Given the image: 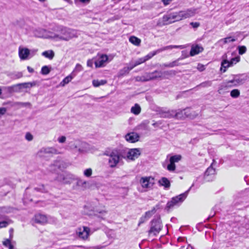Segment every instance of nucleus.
<instances>
[{"label":"nucleus","instance_id":"obj_55","mask_svg":"<svg viewBox=\"0 0 249 249\" xmlns=\"http://www.w3.org/2000/svg\"><path fill=\"white\" fill-rule=\"evenodd\" d=\"M3 90L5 91L6 93H12L13 92V90L12 86L9 87H4L2 88Z\"/></svg>","mask_w":249,"mask_h":249},{"label":"nucleus","instance_id":"obj_40","mask_svg":"<svg viewBox=\"0 0 249 249\" xmlns=\"http://www.w3.org/2000/svg\"><path fill=\"white\" fill-rule=\"evenodd\" d=\"M159 53V52L158 50H157L153 52H150L147 55H145L144 57H143V58L145 60V61H146L147 60H148L150 58H151L153 56L155 55L156 54Z\"/></svg>","mask_w":249,"mask_h":249},{"label":"nucleus","instance_id":"obj_39","mask_svg":"<svg viewBox=\"0 0 249 249\" xmlns=\"http://www.w3.org/2000/svg\"><path fill=\"white\" fill-rule=\"evenodd\" d=\"M181 159V156L180 155H176L171 156L170 158V162H172L175 164V162H178Z\"/></svg>","mask_w":249,"mask_h":249},{"label":"nucleus","instance_id":"obj_52","mask_svg":"<svg viewBox=\"0 0 249 249\" xmlns=\"http://www.w3.org/2000/svg\"><path fill=\"white\" fill-rule=\"evenodd\" d=\"M92 173V170L91 168H88L84 170V175L86 177H90Z\"/></svg>","mask_w":249,"mask_h":249},{"label":"nucleus","instance_id":"obj_12","mask_svg":"<svg viewBox=\"0 0 249 249\" xmlns=\"http://www.w3.org/2000/svg\"><path fill=\"white\" fill-rule=\"evenodd\" d=\"M188 108H186L183 110H174L173 118L175 117L177 119H181L186 117H190V115L188 114Z\"/></svg>","mask_w":249,"mask_h":249},{"label":"nucleus","instance_id":"obj_60","mask_svg":"<svg viewBox=\"0 0 249 249\" xmlns=\"http://www.w3.org/2000/svg\"><path fill=\"white\" fill-rule=\"evenodd\" d=\"M147 219L146 218V217L144 215L142 216L140 219V221H139L138 225L140 226L141 224L143 223L147 220Z\"/></svg>","mask_w":249,"mask_h":249},{"label":"nucleus","instance_id":"obj_5","mask_svg":"<svg viewBox=\"0 0 249 249\" xmlns=\"http://www.w3.org/2000/svg\"><path fill=\"white\" fill-rule=\"evenodd\" d=\"M60 153V150H58L53 147H46L41 148L37 153L38 157L45 158L47 155L57 154Z\"/></svg>","mask_w":249,"mask_h":249},{"label":"nucleus","instance_id":"obj_14","mask_svg":"<svg viewBox=\"0 0 249 249\" xmlns=\"http://www.w3.org/2000/svg\"><path fill=\"white\" fill-rule=\"evenodd\" d=\"M34 221L38 224H44L47 223L48 220L46 215L41 214H37L35 216Z\"/></svg>","mask_w":249,"mask_h":249},{"label":"nucleus","instance_id":"obj_32","mask_svg":"<svg viewBox=\"0 0 249 249\" xmlns=\"http://www.w3.org/2000/svg\"><path fill=\"white\" fill-rule=\"evenodd\" d=\"M129 40L132 44L137 46H140L141 42V40L135 36H130Z\"/></svg>","mask_w":249,"mask_h":249},{"label":"nucleus","instance_id":"obj_45","mask_svg":"<svg viewBox=\"0 0 249 249\" xmlns=\"http://www.w3.org/2000/svg\"><path fill=\"white\" fill-rule=\"evenodd\" d=\"M2 244L4 246L8 247L9 249H13L14 248V247L11 244V241L9 239H5L2 242Z\"/></svg>","mask_w":249,"mask_h":249},{"label":"nucleus","instance_id":"obj_49","mask_svg":"<svg viewBox=\"0 0 249 249\" xmlns=\"http://www.w3.org/2000/svg\"><path fill=\"white\" fill-rule=\"evenodd\" d=\"M240 61V57L237 56L231 59L230 61H229V63L231 66H232L234 64H236Z\"/></svg>","mask_w":249,"mask_h":249},{"label":"nucleus","instance_id":"obj_56","mask_svg":"<svg viewBox=\"0 0 249 249\" xmlns=\"http://www.w3.org/2000/svg\"><path fill=\"white\" fill-rule=\"evenodd\" d=\"M13 92H19L21 91V89H20V87L18 86V84L16 85H14L12 86Z\"/></svg>","mask_w":249,"mask_h":249},{"label":"nucleus","instance_id":"obj_41","mask_svg":"<svg viewBox=\"0 0 249 249\" xmlns=\"http://www.w3.org/2000/svg\"><path fill=\"white\" fill-rule=\"evenodd\" d=\"M236 40L235 38H232L231 36L227 37L219 40L220 42H222L223 44H227L230 42H234Z\"/></svg>","mask_w":249,"mask_h":249},{"label":"nucleus","instance_id":"obj_37","mask_svg":"<svg viewBox=\"0 0 249 249\" xmlns=\"http://www.w3.org/2000/svg\"><path fill=\"white\" fill-rule=\"evenodd\" d=\"M107 80H93L92 81V84L95 87H98L101 85H104L107 83Z\"/></svg>","mask_w":249,"mask_h":249},{"label":"nucleus","instance_id":"obj_22","mask_svg":"<svg viewBox=\"0 0 249 249\" xmlns=\"http://www.w3.org/2000/svg\"><path fill=\"white\" fill-rule=\"evenodd\" d=\"M150 177H142L141 178L140 183L142 186L144 188H148L152 186L150 182Z\"/></svg>","mask_w":249,"mask_h":249},{"label":"nucleus","instance_id":"obj_27","mask_svg":"<svg viewBox=\"0 0 249 249\" xmlns=\"http://www.w3.org/2000/svg\"><path fill=\"white\" fill-rule=\"evenodd\" d=\"M36 85V82L34 81L32 82H25L18 84V86L20 87L21 90L22 89H28L34 87Z\"/></svg>","mask_w":249,"mask_h":249},{"label":"nucleus","instance_id":"obj_30","mask_svg":"<svg viewBox=\"0 0 249 249\" xmlns=\"http://www.w3.org/2000/svg\"><path fill=\"white\" fill-rule=\"evenodd\" d=\"M160 208V205L158 204L155 207H153L151 211L146 212L145 213L144 216L147 219L150 218L153 214H154L157 209Z\"/></svg>","mask_w":249,"mask_h":249},{"label":"nucleus","instance_id":"obj_2","mask_svg":"<svg viewBox=\"0 0 249 249\" xmlns=\"http://www.w3.org/2000/svg\"><path fill=\"white\" fill-rule=\"evenodd\" d=\"M108 162L109 166L111 168H114L120 163L123 158L125 157L119 151L113 150L108 155Z\"/></svg>","mask_w":249,"mask_h":249},{"label":"nucleus","instance_id":"obj_51","mask_svg":"<svg viewBox=\"0 0 249 249\" xmlns=\"http://www.w3.org/2000/svg\"><path fill=\"white\" fill-rule=\"evenodd\" d=\"M82 70H83L82 66L80 64H77L76 65L75 69H74V70L72 71V72H74V73L76 74L77 72H80L81 71H82Z\"/></svg>","mask_w":249,"mask_h":249},{"label":"nucleus","instance_id":"obj_61","mask_svg":"<svg viewBox=\"0 0 249 249\" xmlns=\"http://www.w3.org/2000/svg\"><path fill=\"white\" fill-rule=\"evenodd\" d=\"M197 69L200 71H202L205 70V67L201 64H198L197 67Z\"/></svg>","mask_w":249,"mask_h":249},{"label":"nucleus","instance_id":"obj_8","mask_svg":"<svg viewBox=\"0 0 249 249\" xmlns=\"http://www.w3.org/2000/svg\"><path fill=\"white\" fill-rule=\"evenodd\" d=\"M76 36V31L67 28L63 29V40H69V39Z\"/></svg>","mask_w":249,"mask_h":249},{"label":"nucleus","instance_id":"obj_28","mask_svg":"<svg viewBox=\"0 0 249 249\" xmlns=\"http://www.w3.org/2000/svg\"><path fill=\"white\" fill-rule=\"evenodd\" d=\"M42 55L49 60H52L54 56V53L52 50H48L42 53Z\"/></svg>","mask_w":249,"mask_h":249},{"label":"nucleus","instance_id":"obj_10","mask_svg":"<svg viewBox=\"0 0 249 249\" xmlns=\"http://www.w3.org/2000/svg\"><path fill=\"white\" fill-rule=\"evenodd\" d=\"M30 55V51L26 48L19 47L18 48V55L20 59L22 60L29 59Z\"/></svg>","mask_w":249,"mask_h":249},{"label":"nucleus","instance_id":"obj_25","mask_svg":"<svg viewBox=\"0 0 249 249\" xmlns=\"http://www.w3.org/2000/svg\"><path fill=\"white\" fill-rule=\"evenodd\" d=\"M75 146V140H73L68 142H66L65 146V149L68 151H76V147Z\"/></svg>","mask_w":249,"mask_h":249},{"label":"nucleus","instance_id":"obj_46","mask_svg":"<svg viewBox=\"0 0 249 249\" xmlns=\"http://www.w3.org/2000/svg\"><path fill=\"white\" fill-rule=\"evenodd\" d=\"M145 62V61L143 57L140 58L138 59H137V60H136L134 62V64H132L131 66L133 67V68H134V67H136L137 66L140 65L141 64Z\"/></svg>","mask_w":249,"mask_h":249},{"label":"nucleus","instance_id":"obj_64","mask_svg":"<svg viewBox=\"0 0 249 249\" xmlns=\"http://www.w3.org/2000/svg\"><path fill=\"white\" fill-rule=\"evenodd\" d=\"M6 112V109L5 107L0 108V115H4Z\"/></svg>","mask_w":249,"mask_h":249},{"label":"nucleus","instance_id":"obj_16","mask_svg":"<svg viewBox=\"0 0 249 249\" xmlns=\"http://www.w3.org/2000/svg\"><path fill=\"white\" fill-rule=\"evenodd\" d=\"M125 140L130 142H135L139 140V136L136 133H130L125 136Z\"/></svg>","mask_w":249,"mask_h":249},{"label":"nucleus","instance_id":"obj_21","mask_svg":"<svg viewBox=\"0 0 249 249\" xmlns=\"http://www.w3.org/2000/svg\"><path fill=\"white\" fill-rule=\"evenodd\" d=\"M233 82L235 83V85L237 86L244 84L247 80L245 77L241 75H236L233 76Z\"/></svg>","mask_w":249,"mask_h":249},{"label":"nucleus","instance_id":"obj_43","mask_svg":"<svg viewBox=\"0 0 249 249\" xmlns=\"http://www.w3.org/2000/svg\"><path fill=\"white\" fill-rule=\"evenodd\" d=\"M12 222V220L10 219H7L6 220L0 221V228H3L6 227L7 226H8L9 224H10Z\"/></svg>","mask_w":249,"mask_h":249},{"label":"nucleus","instance_id":"obj_31","mask_svg":"<svg viewBox=\"0 0 249 249\" xmlns=\"http://www.w3.org/2000/svg\"><path fill=\"white\" fill-rule=\"evenodd\" d=\"M235 85V83L234 82H233V79L229 80L228 81H226L225 82H224L222 85H221V87H223V88H231L233 87H236V85Z\"/></svg>","mask_w":249,"mask_h":249},{"label":"nucleus","instance_id":"obj_9","mask_svg":"<svg viewBox=\"0 0 249 249\" xmlns=\"http://www.w3.org/2000/svg\"><path fill=\"white\" fill-rule=\"evenodd\" d=\"M89 229L87 227H82L77 229L76 231L77 234L79 238L85 240L89 236Z\"/></svg>","mask_w":249,"mask_h":249},{"label":"nucleus","instance_id":"obj_42","mask_svg":"<svg viewBox=\"0 0 249 249\" xmlns=\"http://www.w3.org/2000/svg\"><path fill=\"white\" fill-rule=\"evenodd\" d=\"M51 71V68L48 66H43L41 70V73L43 75H47Z\"/></svg>","mask_w":249,"mask_h":249},{"label":"nucleus","instance_id":"obj_38","mask_svg":"<svg viewBox=\"0 0 249 249\" xmlns=\"http://www.w3.org/2000/svg\"><path fill=\"white\" fill-rule=\"evenodd\" d=\"M75 76L76 73L71 72L69 75L63 79V86L64 84L69 83Z\"/></svg>","mask_w":249,"mask_h":249},{"label":"nucleus","instance_id":"obj_19","mask_svg":"<svg viewBox=\"0 0 249 249\" xmlns=\"http://www.w3.org/2000/svg\"><path fill=\"white\" fill-rule=\"evenodd\" d=\"M160 116L162 118H173L174 110H165L160 109L159 112Z\"/></svg>","mask_w":249,"mask_h":249},{"label":"nucleus","instance_id":"obj_11","mask_svg":"<svg viewBox=\"0 0 249 249\" xmlns=\"http://www.w3.org/2000/svg\"><path fill=\"white\" fill-rule=\"evenodd\" d=\"M215 170L212 167V164L209 167L204 174V179L207 181H212L214 177Z\"/></svg>","mask_w":249,"mask_h":249},{"label":"nucleus","instance_id":"obj_50","mask_svg":"<svg viewBox=\"0 0 249 249\" xmlns=\"http://www.w3.org/2000/svg\"><path fill=\"white\" fill-rule=\"evenodd\" d=\"M239 54L242 55L246 52L247 48L245 46H241L238 47Z\"/></svg>","mask_w":249,"mask_h":249},{"label":"nucleus","instance_id":"obj_63","mask_svg":"<svg viewBox=\"0 0 249 249\" xmlns=\"http://www.w3.org/2000/svg\"><path fill=\"white\" fill-rule=\"evenodd\" d=\"M26 103H24L22 102H15L14 103L13 106H24L25 105Z\"/></svg>","mask_w":249,"mask_h":249},{"label":"nucleus","instance_id":"obj_20","mask_svg":"<svg viewBox=\"0 0 249 249\" xmlns=\"http://www.w3.org/2000/svg\"><path fill=\"white\" fill-rule=\"evenodd\" d=\"M222 57L223 60L221 62L220 71L223 72H225L227 69L231 67V66L229 63V61L227 59V56L226 54L224 55Z\"/></svg>","mask_w":249,"mask_h":249},{"label":"nucleus","instance_id":"obj_29","mask_svg":"<svg viewBox=\"0 0 249 249\" xmlns=\"http://www.w3.org/2000/svg\"><path fill=\"white\" fill-rule=\"evenodd\" d=\"M133 69V67H132L131 66L129 67H124L123 69L121 70L119 72V76H123L124 75H125L126 74H127L130 71L132 70Z\"/></svg>","mask_w":249,"mask_h":249},{"label":"nucleus","instance_id":"obj_3","mask_svg":"<svg viewBox=\"0 0 249 249\" xmlns=\"http://www.w3.org/2000/svg\"><path fill=\"white\" fill-rule=\"evenodd\" d=\"M193 185L194 184H193L192 186L184 193L175 197H173L170 201L167 202L166 204V208L167 209H170L173 208L175 206H178L180 205L187 197L189 192Z\"/></svg>","mask_w":249,"mask_h":249},{"label":"nucleus","instance_id":"obj_35","mask_svg":"<svg viewBox=\"0 0 249 249\" xmlns=\"http://www.w3.org/2000/svg\"><path fill=\"white\" fill-rule=\"evenodd\" d=\"M62 164V162L61 160H56L54 161V163L52 165L53 167H54L53 170L54 171L58 172V171H61V166Z\"/></svg>","mask_w":249,"mask_h":249},{"label":"nucleus","instance_id":"obj_54","mask_svg":"<svg viewBox=\"0 0 249 249\" xmlns=\"http://www.w3.org/2000/svg\"><path fill=\"white\" fill-rule=\"evenodd\" d=\"M167 168L168 170L169 171H174L176 169V165L175 164L170 162V163L167 165Z\"/></svg>","mask_w":249,"mask_h":249},{"label":"nucleus","instance_id":"obj_57","mask_svg":"<svg viewBox=\"0 0 249 249\" xmlns=\"http://www.w3.org/2000/svg\"><path fill=\"white\" fill-rule=\"evenodd\" d=\"M22 76L23 74L21 72H18L14 74L13 78L14 79H18L22 77Z\"/></svg>","mask_w":249,"mask_h":249},{"label":"nucleus","instance_id":"obj_53","mask_svg":"<svg viewBox=\"0 0 249 249\" xmlns=\"http://www.w3.org/2000/svg\"><path fill=\"white\" fill-rule=\"evenodd\" d=\"M87 184L86 181L80 179H76V184L78 186L83 187Z\"/></svg>","mask_w":249,"mask_h":249},{"label":"nucleus","instance_id":"obj_6","mask_svg":"<svg viewBox=\"0 0 249 249\" xmlns=\"http://www.w3.org/2000/svg\"><path fill=\"white\" fill-rule=\"evenodd\" d=\"M75 147H77L76 151L79 153L86 152L89 148L88 143L79 140H75Z\"/></svg>","mask_w":249,"mask_h":249},{"label":"nucleus","instance_id":"obj_33","mask_svg":"<svg viewBox=\"0 0 249 249\" xmlns=\"http://www.w3.org/2000/svg\"><path fill=\"white\" fill-rule=\"evenodd\" d=\"M95 212L97 213L96 215L103 219H105L104 217L107 213V211L105 209L102 210L96 209Z\"/></svg>","mask_w":249,"mask_h":249},{"label":"nucleus","instance_id":"obj_24","mask_svg":"<svg viewBox=\"0 0 249 249\" xmlns=\"http://www.w3.org/2000/svg\"><path fill=\"white\" fill-rule=\"evenodd\" d=\"M159 184L162 186H163L165 189H168L170 187V182L169 179L165 178L162 177L158 181Z\"/></svg>","mask_w":249,"mask_h":249},{"label":"nucleus","instance_id":"obj_44","mask_svg":"<svg viewBox=\"0 0 249 249\" xmlns=\"http://www.w3.org/2000/svg\"><path fill=\"white\" fill-rule=\"evenodd\" d=\"M230 95L232 98H237L240 95V91L237 89H234L231 91Z\"/></svg>","mask_w":249,"mask_h":249},{"label":"nucleus","instance_id":"obj_13","mask_svg":"<svg viewBox=\"0 0 249 249\" xmlns=\"http://www.w3.org/2000/svg\"><path fill=\"white\" fill-rule=\"evenodd\" d=\"M75 179V178L73 175L67 172L63 171V184H70Z\"/></svg>","mask_w":249,"mask_h":249},{"label":"nucleus","instance_id":"obj_26","mask_svg":"<svg viewBox=\"0 0 249 249\" xmlns=\"http://www.w3.org/2000/svg\"><path fill=\"white\" fill-rule=\"evenodd\" d=\"M185 48V46L184 45H169L163 47L161 48L158 49L159 53L161 52L162 51L169 50V49H172L174 48L176 49H182Z\"/></svg>","mask_w":249,"mask_h":249},{"label":"nucleus","instance_id":"obj_18","mask_svg":"<svg viewBox=\"0 0 249 249\" xmlns=\"http://www.w3.org/2000/svg\"><path fill=\"white\" fill-rule=\"evenodd\" d=\"M203 51V48L202 46L198 45H193L191 47V49L190 52L191 56H194Z\"/></svg>","mask_w":249,"mask_h":249},{"label":"nucleus","instance_id":"obj_4","mask_svg":"<svg viewBox=\"0 0 249 249\" xmlns=\"http://www.w3.org/2000/svg\"><path fill=\"white\" fill-rule=\"evenodd\" d=\"M162 225L160 216L153 219L150 222V227L148 231L149 235H157L161 230Z\"/></svg>","mask_w":249,"mask_h":249},{"label":"nucleus","instance_id":"obj_17","mask_svg":"<svg viewBox=\"0 0 249 249\" xmlns=\"http://www.w3.org/2000/svg\"><path fill=\"white\" fill-rule=\"evenodd\" d=\"M108 60V56L106 54H102L99 58L95 62L96 67H102L104 63Z\"/></svg>","mask_w":249,"mask_h":249},{"label":"nucleus","instance_id":"obj_34","mask_svg":"<svg viewBox=\"0 0 249 249\" xmlns=\"http://www.w3.org/2000/svg\"><path fill=\"white\" fill-rule=\"evenodd\" d=\"M151 75L152 76L153 80H157L159 79H161V71L156 70L153 72H150Z\"/></svg>","mask_w":249,"mask_h":249},{"label":"nucleus","instance_id":"obj_1","mask_svg":"<svg viewBox=\"0 0 249 249\" xmlns=\"http://www.w3.org/2000/svg\"><path fill=\"white\" fill-rule=\"evenodd\" d=\"M196 13V9H188L185 11L174 12L164 15L160 21L159 20L157 25L160 26L168 25L176 21L189 18L194 16Z\"/></svg>","mask_w":249,"mask_h":249},{"label":"nucleus","instance_id":"obj_59","mask_svg":"<svg viewBox=\"0 0 249 249\" xmlns=\"http://www.w3.org/2000/svg\"><path fill=\"white\" fill-rule=\"evenodd\" d=\"M25 138L28 141H31L33 140V135L30 133H27L25 135Z\"/></svg>","mask_w":249,"mask_h":249},{"label":"nucleus","instance_id":"obj_48","mask_svg":"<svg viewBox=\"0 0 249 249\" xmlns=\"http://www.w3.org/2000/svg\"><path fill=\"white\" fill-rule=\"evenodd\" d=\"M212 85V82L210 81H207L201 83L199 85H197L196 88L198 87H210Z\"/></svg>","mask_w":249,"mask_h":249},{"label":"nucleus","instance_id":"obj_7","mask_svg":"<svg viewBox=\"0 0 249 249\" xmlns=\"http://www.w3.org/2000/svg\"><path fill=\"white\" fill-rule=\"evenodd\" d=\"M141 154V150L140 148H132L128 150L126 157L128 160H134L138 159Z\"/></svg>","mask_w":249,"mask_h":249},{"label":"nucleus","instance_id":"obj_47","mask_svg":"<svg viewBox=\"0 0 249 249\" xmlns=\"http://www.w3.org/2000/svg\"><path fill=\"white\" fill-rule=\"evenodd\" d=\"M143 77H144V78L142 79V80L143 81L146 82V81L153 80V78H152V75H151L150 72L146 73L143 75Z\"/></svg>","mask_w":249,"mask_h":249},{"label":"nucleus","instance_id":"obj_23","mask_svg":"<svg viewBox=\"0 0 249 249\" xmlns=\"http://www.w3.org/2000/svg\"><path fill=\"white\" fill-rule=\"evenodd\" d=\"M177 74L174 70L161 71V79H168L170 76H174Z\"/></svg>","mask_w":249,"mask_h":249},{"label":"nucleus","instance_id":"obj_58","mask_svg":"<svg viewBox=\"0 0 249 249\" xmlns=\"http://www.w3.org/2000/svg\"><path fill=\"white\" fill-rule=\"evenodd\" d=\"M179 60V59L175 60V61H174L172 62H170V66H171V68H173V67H174L175 66H179L180 64L178 62Z\"/></svg>","mask_w":249,"mask_h":249},{"label":"nucleus","instance_id":"obj_15","mask_svg":"<svg viewBox=\"0 0 249 249\" xmlns=\"http://www.w3.org/2000/svg\"><path fill=\"white\" fill-rule=\"evenodd\" d=\"M34 35L37 37L50 38L53 37L52 36L48 35V33L46 30L44 29L36 30L34 32Z\"/></svg>","mask_w":249,"mask_h":249},{"label":"nucleus","instance_id":"obj_62","mask_svg":"<svg viewBox=\"0 0 249 249\" xmlns=\"http://www.w3.org/2000/svg\"><path fill=\"white\" fill-rule=\"evenodd\" d=\"M190 24L192 25V26L194 28H196L199 27L200 24L198 22H191Z\"/></svg>","mask_w":249,"mask_h":249},{"label":"nucleus","instance_id":"obj_36","mask_svg":"<svg viewBox=\"0 0 249 249\" xmlns=\"http://www.w3.org/2000/svg\"><path fill=\"white\" fill-rule=\"evenodd\" d=\"M141 110V107L137 104H136L135 106L132 107L131 108V112L135 115H138L140 113Z\"/></svg>","mask_w":249,"mask_h":249}]
</instances>
